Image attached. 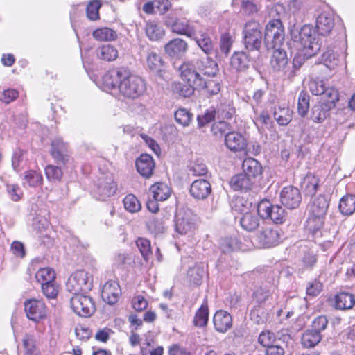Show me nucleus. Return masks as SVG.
<instances>
[{"label": "nucleus", "mask_w": 355, "mask_h": 355, "mask_svg": "<svg viewBox=\"0 0 355 355\" xmlns=\"http://www.w3.org/2000/svg\"><path fill=\"white\" fill-rule=\"evenodd\" d=\"M101 88L108 92L118 90L124 97L135 99L144 94V80L139 76L130 74L125 69H112L102 77Z\"/></svg>", "instance_id": "f257e3e1"}, {"label": "nucleus", "mask_w": 355, "mask_h": 355, "mask_svg": "<svg viewBox=\"0 0 355 355\" xmlns=\"http://www.w3.org/2000/svg\"><path fill=\"white\" fill-rule=\"evenodd\" d=\"M329 207V202L324 196H318L308 205L306 230L313 235L318 234L323 227Z\"/></svg>", "instance_id": "f03ea898"}, {"label": "nucleus", "mask_w": 355, "mask_h": 355, "mask_svg": "<svg viewBox=\"0 0 355 355\" xmlns=\"http://www.w3.org/2000/svg\"><path fill=\"white\" fill-rule=\"evenodd\" d=\"M291 36L293 42L300 45L302 51L305 52L307 58L315 55L320 50L321 44L315 36V31L309 25H304L300 29H291Z\"/></svg>", "instance_id": "7ed1b4c3"}, {"label": "nucleus", "mask_w": 355, "mask_h": 355, "mask_svg": "<svg viewBox=\"0 0 355 355\" xmlns=\"http://www.w3.org/2000/svg\"><path fill=\"white\" fill-rule=\"evenodd\" d=\"M92 277L83 270L75 271L69 277L67 283V290L73 295L86 293L92 288Z\"/></svg>", "instance_id": "20e7f679"}, {"label": "nucleus", "mask_w": 355, "mask_h": 355, "mask_svg": "<svg viewBox=\"0 0 355 355\" xmlns=\"http://www.w3.org/2000/svg\"><path fill=\"white\" fill-rule=\"evenodd\" d=\"M284 40V28L279 19H271L265 29L264 42L266 48L275 49L280 46Z\"/></svg>", "instance_id": "39448f33"}, {"label": "nucleus", "mask_w": 355, "mask_h": 355, "mask_svg": "<svg viewBox=\"0 0 355 355\" xmlns=\"http://www.w3.org/2000/svg\"><path fill=\"white\" fill-rule=\"evenodd\" d=\"M243 44L248 51L259 50L262 42L261 27L257 21L247 22L243 30Z\"/></svg>", "instance_id": "423d86ee"}, {"label": "nucleus", "mask_w": 355, "mask_h": 355, "mask_svg": "<svg viewBox=\"0 0 355 355\" xmlns=\"http://www.w3.org/2000/svg\"><path fill=\"white\" fill-rule=\"evenodd\" d=\"M257 213L263 219H270L275 224L286 221V212L278 205H272L268 200H262L257 205Z\"/></svg>", "instance_id": "0eeeda50"}, {"label": "nucleus", "mask_w": 355, "mask_h": 355, "mask_svg": "<svg viewBox=\"0 0 355 355\" xmlns=\"http://www.w3.org/2000/svg\"><path fill=\"white\" fill-rule=\"evenodd\" d=\"M175 231L179 234L192 233L196 227V216L189 209H180L175 218Z\"/></svg>", "instance_id": "6e6552de"}, {"label": "nucleus", "mask_w": 355, "mask_h": 355, "mask_svg": "<svg viewBox=\"0 0 355 355\" xmlns=\"http://www.w3.org/2000/svg\"><path fill=\"white\" fill-rule=\"evenodd\" d=\"M117 189V186L112 175L99 177L93 188L95 198L100 200H105L112 196Z\"/></svg>", "instance_id": "1a4fd4ad"}, {"label": "nucleus", "mask_w": 355, "mask_h": 355, "mask_svg": "<svg viewBox=\"0 0 355 355\" xmlns=\"http://www.w3.org/2000/svg\"><path fill=\"white\" fill-rule=\"evenodd\" d=\"M165 24L170 27L172 32L183 35L189 37L196 35L198 24L195 21H191L184 18H172L167 17Z\"/></svg>", "instance_id": "9d476101"}, {"label": "nucleus", "mask_w": 355, "mask_h": 355, "mask_svg": "<svg viewBox=\"0 0 355 355\" xmlns=\"http://www.w3.org/2000/svg\"><path fill=\"white\" fill-rule=\"evenodd\" d=\"M71 306L79 316L89 317L95 311L92 299L85 293L74 294L71 298Z\"/></svg>", "instance_id": "9b49d317"}, {"label": "nucleus", "mask_w": 355, "mask_h": 355, "mask_svg": "<svg viewBox=\"0 0 355 355\" xmlns=\"http://www.w3.org/2000/svg\"><path fill=\"white\" fill-rule=\"evenodd\" d=\"M50 153L59 164L65 165L70 160L68 144L60 137H56L52 140Z\"/></svg>", "instance_id": "f8f14e48"}, {"label": "nucleus", "mask_w": 355, "mask_h": 355, "mask_svg": "<svg viewBox=\"0 0 355 355\" xmlns=\"http://www.w3.org/2000/svg\"><path fill=\"white\" fill-rule=\"evenodd\" d=\"M24 308L28 318L33 321L38 322L46 317V306L41 300L36 299L26 300Z\"/></svg>", "instance_id": "ddd939ff"}, {"label": "nucleus", "mask_w": 355, "mask_h": 355, "mask_svg": "<svg viewBox=\"0 0 355 355\" xmlns=\"http://www.w3.org/2000/svg\"><path fill=\"white\" fill-rule=\"evenodd\" d=\"M280 200L283 205L290 209L299 207L302 195L299 189L293 186L285 187L280 193Z\"/></svg>", "instance_id": "4468645a"}, {"label": "nucleus", "mask_w": 355, "mask_h": 355, "mask_svg": "<svg viewBox=\"0 0 355 355\" xmlns=\"http://www.w3.org/2000/svg\"><path fill=\"white\" fill-rule=\"evenodd\" d=\"M334 24V15L331 11H322L316 18V30L318 34L322 36L328 35Z\"/></svg>", "instance_id": "2eb2a0df"}, {"label": "nucleus", "mask_w": 355, "mask_h": 355, "mask_svg": "<svg viewBox=\"0 0 355 355\" xmlns=\"http://www.w3.org/2000/svg\"><path fill=\"white\" fill-rule=\"evenodd\" d=\"M280 235L277 230L265 228L257 236V241L260 248H270L279 243Z\"/></svg>", "instance_id": "dca6fc26"}, {"label": "nucleus", "mask_w": 355, "mask_h": 355, "mask_svg": "<svg viewBox=\"0 0 355 355\" xmlns=\"http://www.w3.org/2000/svg\"><path fill=\"white\" fill-rule=\"evenodd\" d=\"M121 294L120 286L116 281H108L102 288V299L109 304H114L117 302Z\"/></svg>", "instance_id": "f3484780"}, {"label": "nucleus", "mask_w": 355, "mask_h": 355, "mask_svg": "<svg viewBox=\"0 0 355 355\" xmlns=\"http://www.w3.org/2000/svg\"><path fill=\"white\" fill-rule=\"evenodd\" d=\"M190 194L197 200H205L211 193L210 183L204 179L193 181L190 187Z\"/></svg>", "instance_id": "a211bd4d"}, {"label": "nucleus", "mask_w": 355, "mask_h": 355, "mask_svg": "<svg viewBox=\"0 0 355 355\" xmlns=\"http://www.w3.org/2000/svg\"><path fill=\"white\" fill-rule=\"evenodd\" d=\"M243 173L254 182L261 177L263 168L261 164L252 157L245 158L242 164Z\"/></svg>", "instance_id": "6ab92c4d"}, {"label": "nucleus", "mask_w": 355, "mask_h": 355, "mask_svg": "<svg viewBox=\"0 0 355 355\" xmlns=\"http://www.w3.org/2000/svg\"><path fill=\"white\" fill-rule=\"evenodd\" d=\"M180 76L184 82L196 85V87L200 82L202 76L197 72L195 67L191 63H184L180 67Z\"/></svg>", "instance_id": "aec40b11"}, {"label": "nucleus", "mask_w": 355, "mask_h": 355, "mask_svg": "<svg viewBox=\"0 0 355 355\" xmlns=\"http://www.w3.org/2000/svg\"><path fill=\"white\" fill-rule=\"evenodd\" d=\"M225 144L227 148L233 152L241 151L247 146L244 137L236 132L227 133L225 137Z\"/></svg>", "instance_id": "412c9836"}, {"label": "nucleus", "mask_w": 355, "mask_h": 355, "mask_svg": "<svg viewBox=\"0 0 355 355\" xmlns=\"http://www.w3.org/2000/svg\"><path fill=\"white\" fill-rule=\"evenodd\" d=\"M136 168L139 173L145 178H149L153 174L155 162L153 157L148 154L141 155L136 160Z\"/></svg>", "instance_id": "4be33fe9"}, {"label": "nucleus", "mask_w": 355, "mask_h": 355, "mask_svg": "<svg viewBox=\"0 0 355 355\" xmlns=\"http://www.w3.org/2000/svg\"><path fill=\"white\" fill-rule=\"evenodd\" d=\"M196 64L199 71L203 75L202 77L214 78L218 71L217 63L208 56L200 59Z\"/></svg>", "instance_id": "5701e85b"}, {"label": "nucleus", "mask_w": 355, "mask_h": 355, "mask_svg": "<svg viewBox=\"0 0 355 355\" xmlns=\"http://www.w3.org/2000/svg\"><path fill=\"white\" fill-rule=\"evenodd\" d=\"M215 329L219 332H226L232 327V319L230 314L223 310L216 312L214 316Z\"/></svg>", "instance_id": "b1692460"}, {"label": "nucleus", "mask_w": 355, "mask_h": 355, "mask_svg": "<svg viewBox=\"0 0 355 355\" xmlns=\"http://www.w3.org/2000/svg\"><path fill=\"white\" fill-rule=\"evenodd\" d=\"M273 49L274 51L270 59V66L275 71H282L288 62L286 52L284 49H281L280 46Z\"/></svg>", "instance_id": "393cba45"}, {"label": "nucleus", "mask_w": 355, "mask_h": 355, "mask_svg": "<svg viewBox=\"0 0 355 355\" xmlns=\"http://www.w3.org/2000/svg\"><path fill=\"white\" fill-rule=\"evenodd\" d=\"M250 59L243 51L234 52L230 59V66L237 72L244 71L249 67Z\"/></svg>", "instance_id": "a878e982"}, {"label": "nucleus", "mask_w": 355, "mask_h": 355, "mask_svg": "<svg viewBox=\"0 0 355 355\" xmlns=\"http://www.w3.org/2000/svg\"><path fill=\"white\" fill-rule=\"evenodd\" d=\"M355 305V297L354 295L342 292L334 297V307L340 310L352 309Z\"/></svg>", "instance_id": "bb28decb"}, {"label": "nucleus", "mask_w": 355, "mask_h": 355, "mask_svg": "<svg viewBox=\"0 0 355 355\" xmlns=\"http://www.w3.org/2000/svg\"><path fill=\"white\" fill-rule=\"evenodd\" d=\"M254 183L244 173L233 176L230 182V184L234 190L245 191L250 189Z\"/></svg>", "instance_id": "cd10ccee"}, {"label": "nucleus", "mask_w": 355, "mask_h": 355, "mask_svg": "<svg viewBox=\"0 0 355 355\" xmlns=\"http://www.w3.org/2000/svg\"><path fill=\"white\" fill-rule=\"evenodd\" d=\"M196 88L203 90L206 96H211L217 94L220 92V85L216 79L202 77Z\"/></svg>", "instance_id": "c85d7f7f"}, {"label": "nucleus", "mask_w": 355, "mask_h": 355, "mask_svg": "<svg viewBox=\"0 0 355 355\" xmlns=\"http://www.w3.org/2000/svg\"><path fill=\"white\" fill-rule=\"evenodd\" d=\"M187 49V44L180 38L172 40L165 45V51L171 57L179 56Z\"/></svg>", "instance_id": "c756f323"}, {"label": "nucleus", "mask_w": 355, "mask_h": 355, "mask_svg": "<svg viewBox=\"0 0 355 355\" xmlns=\"http://www.w3.org/2000/svg\"><path fill=\"white\" fill-rule=\"evenodd\" d=\"M254 110L253 121L258 128L269 129L272 123V119L267 110H263L259 112L258 109L252 104Z\"/></svg>", "instance_id": "7c9ffc66"}, {"label": "nucleus", "mask_w": 355, "mask_h": 355, "mask_svg": "<svg viewBox=\"0 0 355 355\" xmlns=\"http://www.w3.org/2000/svg\"><path fill=\"white\" fill-rule=\"evenodd\" d=\"M150 192L155 200L164 201L170 197L171 189L166 183L156 182L150 187Z\"/></svg>", "instance_id": "2f4dec72"}, {"label": "nucleus", "mask_w": 355, "mask_h": 355, "mask_svg": "<svg viewBox=\"0 0 355 355\" xmlns=\"http://www.w3.org/2000/svg\"><path fill=\"white\" fill-rule=\"evenodd\" d=\"M273 115L279 125H287L292 120V112L285 105L275 107Z\"/></svg>", "instance_id": "473e14b6"}, {"label": "nucleus", "mask_w": 355, "mask_h": 355, "mask_svg": "<svg viewBox=\"0 0 355 355\" xmlns=\"http://www.w3.org/2000/svg\"><path fill=\"white\" fill-rule=\"evenodd\" d=\"M277 288L275 285L263 284L254 292V297L259 303L265 302L269 296L275 294Z\"/></svg>", "instance_id": "72a5a7b5"}, {"label": "nucleus", "mask_w": 355, "mask_h": 355, "mask_svg": "<svg viewBox=\"0 0 355 355\" xmlns=\"http://www.w3.org/2000/svg\"><path fill=\"white\" fill-rule=\"evenodd\" d=\"M322 339V335L312 329L306 330L301 338V343L306 348L314 347Z\"/></svg>", "instance_id": "f704fd0d"}, {"label": "nucleus", "mask_w": 355, "mask_h": 355, "mask_svg": "<svg viewBox=\"0 0 355 355\" xmlns=\"http://www.w3.org/2000/svg\"><path fill=\"white\" fill-rule=\"evenodd\" d=\"M171 3L168 0H153L146 2L143 6V10L147 14H153L155 8L159 12H165L168 10Z\"/></svg>", "instance_id": "c9c22d12"}, {"label": "nucleus", "mask_w": 355, "mask_h": 355, "mask_svg": "<svg viewBox=\"0 0 355 355\" xmlns=\"http://www.w3.org/2000/svg\"><path fill=\"white\" fill-rule=\"evenodd\" d=\"M338 208L343 215H352L355 211V196L347 194L342 197Z\"/></svg>", "instance_id": "e433bc0d"}, {"label": "nucleus", "mask_w": 355, "mask_h": 355, "mask_svg": "<svg viewBox=\"0 0 355 355\" xmlns=\"http://www.w3.org/2000/svg\"><path fill=\"white\" fill-rule=\"evenodd\" d=\"M96 55L101 60L111 62L118 57V51L112 45L105 44L96 49Z\"/></svg>", "instance_id": "4c0bfd02"}, {"label": "nucleus", "mask_w": 355, "mask_h": 355, "mask_svg": "<svg viewBox=\"0 0 355 355\" xmlns=\"http://www.w3.org/2000/svg\"><path fill=\"white\" fill-rule=\"evenodd\" d=\"M319 180L312 174H307L301 183L302 189L305 195L313 196L318 188Z\"/></svg>", "instance_id": "58836bf2"}, {"label": "nucleus", "mask_w": 355, "mask_h": 355, "mask_svg": "<svg viewBox=\"0 0 355 355\" xmlns=\"http://www.w3.org/2000/svg\"><path fill=\"white\" fill-rule=\"evenodd\" d=\"M259 217L254 213H245L240 220L241 227L249 232L255 230L259 225Z\"/></svg>", "instance_id": "ea45409f"}, {"label": "nucleus", "mask_w": 355, "mask_h": 355, "mask_svg": "<svg viewBox=\"0 0 355 355\" xmlns=\"http://www.w3.org/2000/svg\"><path fill=\"white\" fill-rule=\"evenodd\" d=\"M145 31L147 37L153 41L160 40L164 35V31L162 26L155 21L147 22Z\"/></svg>", "instance_id": "a19ab883"}, {"label": "nucleus", "mask_w": 355, "mask_h": 355, "mask_svg": "<svg viewBox=\"0 0 355 355\" xmlns=\"http://www.w3.org/2000/svg\"><path fill=\"white\" fill-rule=\"evenodd\" d=\"M196 42L198 46L205 52L207 55L211 54L214 49L213 42L207 35L204 31H200L198 35L196 37Z\"/></svg>", "instance_id": "79ce46f5"}, {"label": "nucleus", "mask_w": 355, "mask_h": 355, "mask_svg": "<svg viewBox=\"0 0 355 355\" xmlns=\"http://www.w3.org/2000/svg\"><path fill=\"white\" fill-rule=\"evenodd\" d=\"M25 355H40V350L36 345V339L33 335L26 334L22 340Z\"/></svg>", "instance_id": "37998d69"}, {"label": "nucleus", "mask_w": 355, "mask_h": 355, "mask_svg": "<svg viewBox=\"0 0 355 355\" xmlns=\"http://www.w3.org/2000/svg\"><path fill=\"white\" fill-rule=\"evenodd\" d=\"M55 270L49 267L40 268L35 274V278L41 285L55 281Z\"/></svg>", "instance_id": "c03bdc74"}, {"label": "nucleus", "mask_w": 355, "mask_h": 355, "mask_svg": "<svg viewBox=\"0 0 355 355\" xmlns=\"http://www.w3.org/2000/svg\"><path fill=\"white\" fill-rule=\"evenodd\" d=\"M146 226L148 230L155 234H162L165 231V222L163 217H151L148 219Z\"/></svg>", "instance_id": "a18cd8bd"}, {"label": "nucleus", "mask_w": 355, "mask_h": 355, "mask_svg": "<svg viewBox=\"0 0 355 355\" xmlns=\"http://www.w3.org/2000/svg\"><path fill=\"white\" fill-rule=\"evenodd\" d=\"M24 180V185L27 184L29 187H35L42 184L43 178L40 173L34 170H30L25 172Z\"/></svg>", "instance_id": "49530a36"}, {"label": "nucleus", "mask_w": 355, "mask_h": 355, "mask_svg": "<svg viewBox=\"0 0 355 355\" xmlns=\"http://www.w3.org/2000/svg\"><path fill=\"white\" fill-rule=\"evenodd\" d=\"M92 35L99 41H112L117 37L116 32L107 27L98 28L93 32Z\"/></svg>", "instance_id": "de8ad7c7"}, {"label": "nucleus", "mask_w": 355, "mask_h": 355, "mask_svg": "<svg viewBox=\"0 0 355 355\" xmlns=\"http://www.w3.org/2000/svg\"><path fill=\"white\" fill-rule=\"evenodd\" d=\"M146 64L150 70L159 71L162 66V60L156 52L150 51L147 53Z\"/></svg>", "instance_id": "09e8293b"}, {"label": "nucleus", "mask_w": 355, "mask_h": 355, "mask_svg": "<svg viewBox=\"0 0 355 355\" xmlns=\"http://www.w3.org/2000/svg\"><path fill=\"white\" fill-rule=\"evenodd\" d=\"M205 271L202 268L195 266L189 269L187 272V278L191 284L200 285L202 283Z\"/></svg>", "instance_id": "8fccbe9b"}, {"label": "nucleus", "mask_w": 355, "mask_h": 355, "mask_svg": "<svg viewBox=\"0 0 355 355\" xmlns=\"http://www.w3.org/2000/svg\"><path fill=\"white\" fill-rule=\"evenodd\" d=\"M174 116L176 122L184 127L189 126L193 119V114L185 108H179Z\"/></svg>", "instance_id": "3c124183"}, {"label": "nucleus", "mask_w": 355, "mask_h": 355, "mask_svg": "<svg viewBox=\"0 0 355 355\" xmlns=\"http://www.w3.org/2000/svg\"><path fill=\"white\" fill-rule=\"evenodd\" d=\"M101 7V3L99 0H93L90 1L86 7V15L89 20L96 21L99 19V9Z\"/></svg>", "instance_id": "603ef678"}, {"label": "nucleus", "mask_w": 355, "mask_h": 355, "mask_svg": "<svg viewBox=\"0 0 355 355\" xmlns=\"http://www.w3.org/2000/svg\"><path fill=\"white\" fill-rule=\"evenodd\" d=\"M309 108V95L306 92L301 91L297 103V112L301 116H304Z\"/></svg>", "instance_id": "864d4df0"}, {"label": "nucleus", "mask_w": 355, "mask_h": 355, "mask_svg": "<svg viewBox=\"0 0 355 355\" xmlns=\"http://www.w3.org/2000/svg\"><path fill=\"white\" fill-rule=\"evenodd\" d=\"M322 61L327 68L334 69L338 64L339 58L332 50L328 49L323 53Z\"/></svg>", "instance_id": "5fc2aeb1"}, {"label": "nucleus", "mask_w": 355, "mask_h": 355, "mask_svg": "<svg viewBox=\"0 0 355 355\" xmlns=\"http://www.w3.org/2000/svg\"><path fill=\"white\" fill-rule=\"evenodd\" d=\"M123 205L125 209L131 213L139 211L141 208V203L135 196L129 194L123 199Z\"/></svg>", "instance_id": "6e6d98bb"}, {"label": "nucleus", "mask_w": 355, "mask_h": 355, "mask_svg": "<svg viewBox=\"0 0 355 355\" xmlns=\"http://www.w3.org/2000/svg\"><path fill=\"white\" fill-rule=\"evenodd\" d=\"M327 105H316L313 107L311 118L313 121L321 123L329 116Z\"/></svg>", "instance_id": "4d7b16f0"}, {"label": "nucleus", "mask_w": 355, "mask_h": 355, "mask_svg": "<svg viewBox=\"0 0 355 355\" xmlns=\"http://www.w3.org/2000/svg\"><path fill=\"white\" fill-rule=\"evenodd\" d=\"M209 311L207 306L202 305L197 311L194 317L193 323L196 326L202 327L208 321Z\"/></svg>", "instance_id": "13d9d810"}, {"label": "nucleus", "mask_w": 355, "mask_h": 355, "mask_svg": "<svg viewBox=\"0 0 355 355\" xmlns=\"http://www.w3.org/2000/svg\"><path fill=\"white\" fill-rule=\"evenodd\" d=\"M322 98L326 102V105L334 106L335 103L338 101V92L334 87H325V91L322 94Z\"/></svg>", "instance_id": "bf43d9fd"}, {"label": "nucleus", "mask_w": 355, "mask_h": 355, "mask_svg": "<svg viewBox=\"0 0 355 355\" xmlns=\"http://www.w3.org/2000/svg\"><path fill=\"white\" fill-rule=\"evenodd\" d=\"M220 248L223 253H230L239 249V244L236 238H225L221 240Z\"/></svg>", "instance_id": "052dcab7"}, {"label": "nucleus", "mask_w": 355, "mask_h": 355, "mask_svg": "<svg viewBox=\"0 0 355 355\" xmlns=\"http://www.w3.org/2000/svg\"><path fill=\"white\" fill-rule=\"evenodd\" d=\"M45 174L47 179L51 182L60 181L62 177L61 168L53 165H48L45 168Z\"/></svg>", "instance_id": "680f3d73"}, {"label": "nucleus", "mask_w": 355, "mask_h": 355, "mask_svg": "<svg viewBox=\"0 0 355 355\" xmlns=\"http://www.w3.org/2000/svg\"><path fill=\"white\" fill-rule=\"evenodd\" d=\"M12 166L17 172L21 171L24 168L25 162L24 160L23 150L17 149L14 152L12 159Z\"/></svg>", "instance_id": "e2e57ef3"}, {"label": "nucleus", "mask_w": 355, "mask_h": 355, "mask_svg": "<svg viewBox=\"0 0 355 355\" xmlns=\"http://www.w3.org/2000/svg\"><path fill=\"white\" fill-rule=\"evenodd\" d=\"M43 294L49 299L55 298L58 293V286L55 281L41 285Z\"/></svg>", "instance_id": "0e129e2a"}, {"label": "nucleus", "mask_w": 355, "mask_h": 355, "mask_svg": "<svg viewBox=\"0 0 355 355\" xmlns=\"http://www.w3.org/2000/svg\"><path fill=\"white\" fill-rule=\"evenodd\" d=\"M266 313L260 306L254 307L250 311V319L256 324H263L266 321Z\"/></svg>", "instance_id": "69168bd1"}, {"label": "nucleus", "mask_w": 355, "mask_h": 355, "mask_svg": "<svg viewBox=\"0 0 355 355\" xmlns=\"http://www.w3.org/2000/svg\"><path fill=\"white\" fill-rule=\"evenodd\" d=\"M229 130V124L224 121L214 123L211 128L212 134L217 137H222L223 135H225Z\"/></svg>", "instance_id": "338daca9"}, {"label": "nucleus", "mask_w": 355, "mask_h": 355, "mask_svg": "<svg viewBox=\"0 0 355 355\" xmlns=\"http://www.w3.org/2000/svg\"><path fill=\"white\" fill-rule=\"evenodd\" d=\"M326 85L323 80L312 79L309 83V88L313 95H322L325 91Z\"/></svg>", "instance_id": "774afa93"}]
</instances>
